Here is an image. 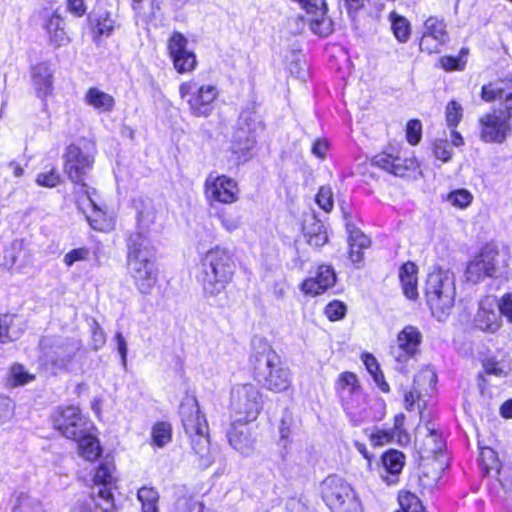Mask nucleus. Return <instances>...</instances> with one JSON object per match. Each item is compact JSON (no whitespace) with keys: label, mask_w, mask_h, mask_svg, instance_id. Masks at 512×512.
<instances>
[{"label":"nucleus","mask_w":512,"mask_h":512,"mask_svg":"<svg viewBox=\"0 0 512 512\" xmlns=\"http://www.w3.org/2000/svg\"><path fill=\"white\" fill-rule=\"evenodd\" d=\"M90 250L87 247H79L70 250L63 257V263L68 267H72L75 263L88 260Z\"/></svg>","instance_id":"obj_48"},{"label":"nucleus","mask_w":512,"mask_h":512,"mask_svg":"<svg viewBox=\"0 0 512 512\" xmlns=\"http://www.w3.org/2000/svg\"><path fill=\"white\" fill-rule=\"evenodd\" d=\"M481 97L486 102L499 101L500 107L480 118V138L487 143H503L512 129V80L484 85Z\"/></svg>","instance_id":"obj_1"},{"label":"nucleus","mask_w":512,"mask_h":512,"mask_svg":"<svg viewBox=\"0 0 512 512\" xmlns=\"http://www.w3.org/2000/svg\"><path fill=\"white\" fill-rule=\"evenodd\" d=\"M447 200L452 206L465 209L472 203L473 195L466 189H458L450 192Z\"/></svg>","instance_id":"obj_45"},{"label":"nucleus","mask_w":512,"mask_h":512,"mask_svg":"<svg viewBox=\"0 0 512 512\" xmlns=\"http://www.w3.org/2000/svg\"><path fill=\"white\" fill-rule=\"evenodd\" d=\"M320 493L331 512H363L358 495L342 477L327 476L320 484Z\"/></svg>","instance_id":"obj_7"},{"label":"nucleus","mask_w":512,"mask_h":512,"mask_svg":"<svg viewBox=\"0 0 512 512\" xmlns=\"http://www.w3.org/2000/svg\"><path fill=\"white\" fill-rule=\"evenodd\" d=\"M288 69L291 75L304 80L307 76L308 66L304 55L300 51H292L288 57Z\"/></svg>","instance_id":"obj_40"},{"label":"nucleus","mask_w":512,"mask_h":512,"mask_svg":"<svg viewBox=\"0 0 512 512\" xmlns=\"http://www.w3.org/2000/svg\"><path fill=\"white\" fill-rule=\"evenodd\" d=\"M127 270L140 293L152 291L158 277L156 251L142 233H132L127 239Z\"/></svg>","instance_id":"obj_3"},{"label":"nucleus","mask_w":512,"mask_h":512,"mask_svg":"<svg viewBox=\"0 0 512 512\" xmlns=\"http://www.w3.org/2000/svg\"><path fill=\"white\" fill-rule=\"evenodd\" d=\"M43 359L54 371L66 370L80 348L75 339L43 337L40 341Z\"/></svg>","instance_id":"obj_11"},{"label":"nucleus","mask_w":512,"mask_h":512,"mask_svg":"<svg viewBox=\"0 0 512 512\" xmlns=\"http://www.w3.org/2000/svg\"><path fill=\"white\" fill-rule=\"evenodd\" d=\"M52 420L54 428L72 440L93 429L92 422L83 416L77 407L73 406L57 409Z\"/></svg>","instance_id":"obj_12"},{"label":"nucleus","mask_w":512,"mask_h":512,"mask_svg":"<svg viewBox=\"0 0 512 512\" xmlns=\"http://www.w3.org/2000/svg\"><path fill=\"white\" fill-rule=\"evenodd\" d=\"M34 379V374L28 372L21 364H14L9 370L8 384L11 387L26 385Z\"/></svg>","instance_id":"obj_39"},{"label":"nucleus","mask_w":512,"mask_h":512,"mask_svg":"<svg viewBox=\"0 0 512 512\" xmlns=\"http://www.w3.org/2000/svg\"><path fill=\"white\" fill-rule=\"evenodd\" d=\"M115 342L117 346V351L121 357V362L123 367L127 366V352H128V346L125 337L122 335L121 332H117L115 334Z\"/></svg>","instance_id":"obj_61"},{"label":"nucleus","mask_w":512,"mask_h":512,"mask_svg":"<svg viewBox=\"0 0 512 512\" xmlns=\"http://www.w3.org/2000/svg\"><path fill=\"white\" fill-rule=\"evenodd\" d=\"M189 438L191 439L192 449L199 456V465L205 468L209 467L213 462V458L210 453L208 431L195 436H189Z\"/></svg>","instance_id":"obj_31"},{"label":"nucleus","mask_w":512,"mask_h":512,"mask_svg":"<svg viewBox=\"0 0 512 512\" xmlns=\"http://www.w3.org/2000/svg\"><path fill=\"white\" fill-rule=\"evenodd\" d=\"M143 512H158L159 493L153 487L144 486L137 492Z\"/></svg>","instance_id":"obj_35"},{"label":"nucleus","mask_w":512,"mask_h":512,"mask_svg":"<svg viewBox=\"0 0 512 512\" xmlns=\"http://www.w3.org/2000/svg\"><path fill=\"white\" fill-rule=\"evenodd\" d=\"M63 159V172L71 182L78 186L77 191L82 193L86 188H90L85 183V180L94 166V150L92 148H81L76 144H70L65 149Z\"/></svg>","instance_id":"obj_10"},{"label":"nucleus","mask_w":512,"mask_h":512,"mask_svg":"<svg viewBox=\"0 0 512 512\" xmlns=\"http://www.w3.org/2000/svg\"><path fill=\"white\" fill-rule=\"evenodd\" d=\"M425 298L433 316L439 321L444 320L455 303V274L441 266L433 267L427 275Z\"/></svg>","instance_id":"obj_4"},{"label":"nucleus","mask_w":512,"mask_h":512,"mask_svg":"<svg viewBox=\"0 0 512 512\" xmlns=\"http://www.w3.org/2000/svg\"><path fill=\"white\" fill-rule=\"evenodd\" d=\"M229 407L235 422L255 421L263 409L262 393L254 384H236L230 392Z\"/></svg>","instance_id":"obj_8"},{"label":"nucleus","mask_w":512,"mask_h":512,"mask_svg":"<svg viewBox=\"0 0 512 512\" xmlns=\"http://www.w3.org/2000/svg\"><path fill=\"white\" fill-rule=\"evenodd\" d=\"M310 226H305V237L310 246L319 248L328 241V235L325 226L319 220L313 218Z\"/></svg>","instance_id":"obj_33"},{"label":"nucleus","mask_w":512,"mask_h":512,"mask_svg":"<svg viewBox=\"0 0 512 512\" xmlns=\"http://www.w3.org/2000/svg\"><path fill=\"white\" fill-rule=\"evenodd\" d=\"M389 20L391 22V29L395 38L399 42H406L411 33L409 21L405 17L398 15L396 12L390 13Z\"/></svg>","instance_id":"obj_36"},{"label":"nucleus","mask_w":512,"mask_h":512,"mask_svg":"<svg viewBox=\"0 0 512 512\" xmlns=\"http://www.w3.org/2000/svg\"><path fill=\"white\" fill-rule=\"evenodd\" d=\"M17 317L14 315H0V343H7L16 340L20 331L14 329Z\"/></svg>","instance_id":"obj_37"},{"label":"nucleus","mask_w":512,"mask_h":512,"mask_svg":"<svg viewBox=\"0 0 512 512\" xmlns=\"http://www.w3.org/2000/svg\"><path fill=\"white\" fill-rule=\"evenodd\" d=\"M336 274L329 265L318 266L315 276L309 277L301 284V291L306 295L317 296L334 286Z\"/></svg>","instance_id":"obj_22"},{"label":"nucleus","mask_w":512,"mask_h":512,"mask_svg":"<svg viewBox=\"0 0 512 512\" xmlns=\"http://www.w3.org/2000/svg\"><path fill=\"white\" fill-rule=\"evenodd\" d=\"M448 40L449 36L444 20L436 16L428 17L423 24L422 36L419 43L421 51L429 54L437 53L440 51L441 46L446 44Z\"/></svg>","instance_id":"obj_16"},{"label":"nucleus","mask_w":512,"mask_h":512,"mask_svg":"<svg viewBox=\"0 0 512 512\" xmlns=\"http://www.w3.org/2000/svg\"><path fill=\"white\" fill-rule=\"evenodd\" d=\"M465 274L467 280L472 283H477L485 277H490L488 270L478 256L468 263Z\"/></svg>","instance_id":"obj_41"},{"label":"nucleus","mask_w":512,"mask_h":512,"mask_svg":"<svg viewBox=\"0 0 512 512\" xmlns=\"http://www.w3.org/2000/svg\"><path fill=\"white\" fill-rule=\"evenodd\" d=\"M396 342L392 355L396 361L406 362L418 352L422 343V333L417 327L407 325L398 333Z\"/></svg>","instance_id":"obj_18"},{"label":"nucleus","mask_w":512,"mask_h":512,"mask_svg":"<svg viewBox=\"0 0 512 512\" xmlns=\"http://www.w3.org/2000/svg\"><path fill=\"white\" fill-rule=\"evenodd\" d=\"M421 133H422V126H421L420 121L410 120L407 123L406 138L410 144H412V145L418 144L421 139Z\"/></svg>","instance_id":"obj_56"},{"label":"nucleus","mask_w":512,"mask_h":512,"mask_svg":"<svg viewBox=\"0 0 512 512\" xmlns=\"http://www.w3.org/2000/svg\"><path fill=\"white\" fill-rule=\"evenodd\" d=\"M36 183L43 187L53 188L60 183V175L52 168L49 172L38 174Z\"/></svg>","instance_id":"obj_53"},{"label":"nucleus","mask_w":512,"mask_h":512,"mask_svg":"<svg viewBox=\"0 0 512 512\" xmlns=\"http://www.w3.org/2000/svg\"><path fill=\"white\" fill-rule=\"evenodd\" d=\"M183 428L188 436H195L208 431V423L201 414L197 401L188 400L180 406Z\"/></svg>","instance_id":"obj_21"},{"label":"nucleus","mask_w":512,"mask_h":512,"mask_svg":"<svg viewBox=\"0 0 512 512\" xmlns=\"http://www.w3.org/2000/svg\"><path fill=\"white\" fill-rule=\"evenodd\" d=\"M316 202L321 209L326 212H330L334 206V199L331 188L327 186L320 187L316 195Z\"/></svg>","instance_id":"obj_50"},{"label":"nucleus","mask_w":512,"mask_h":512,"mask_svg":"<svg viewBox=\"0 0 512 512\" xmlns=\"http://www.w3.org/2000/svg\"><path fill=\"white\" fill-rule=\"evenodd\" d=\"M398 501L400 509L396 512H425L419 498L410 492L400 493Z\"/></svg>","instance_id":"obj_42"},{"label":"nucleus","mask_w":512,"mask_h":512,"mask_svg":"<svg viewBox=\"0 0 512 512\" xmlns=\"http://www.w3.org/2000/svg\"><path fill=\"white\" fill-rule=\"evenodd\" d=\"M92 341L95 350L101 348L106 342V335L104 333V330L100 327V325L97 322H94V327L92 331Z\"/></svg>","instance_id":"obj_64"},{"label":"nucleus","mask_w":512,"mask_h":512,"mask_svg":"<svg viewBox=\"0 0 512 512\" xmlns=\"http://www.w3.org/2000/svg\"><path fill=\"white\" fill-rule=\"evenodd\" d=\"M434 155L442 162H448L451 158V149L446 141H436L434 143Z\"/></svg>","instance_id":"obj_60"},{"label":"nucleus","mask_w":512,"mask_h":512,"mask_svg":"<svg viewBox=\"0 0 512 512\" xmlns=\"http://www.w3.org/2000/svg\"><path fill=\"white\" fill-rule=\"evenodd\" d=\"M247 423L234 422L227 432L228 442L231 447L243 456H250L255 447V441L251 437Z\"/></svg>","instance_id":"obj_23"},{"label":"nucleus","mask_w":512,"mask_h":512,"mask_svg":"<svg viewBox=\"0 0 512 512\" xmlns=\"http://www.w3.org/2000/svg\"><path fill=\"white\" fill-rule=\"evenodd\" d=\"M137 231L148 237V229L154 223L156 212L151 202H139L137 205Z\"/></svg>","instance_id":"obj_32"},{"label":"nucleus","mask_w":512,"mask_h":512,"mask_svg":"<svg viewBox=\"0 0 512 512\" xmlns=\"http://www.w3.org/2000/svg\"><path fill=\"white\" fill-rule=\"evenodd\" d=\"M336 389L342 406L354 426L363 423L367 417L366 396L362 391L357 376L352 372L340 374Z\"/></svg>","instance_id":"obj_9"},{"label":"nucleus","mask_w":512,"mask_h":512,"mask_svg":"<svg viewBox=\"0 0 512 512\" xmlns=\"http://www.w3.org/2000/svg\"><path fill=\"white\" fill-rule=\"evenodd\" d=\"M418 268L413 262L404 263L399 269V280L404 295L411 300L417 299L419 293L417 288Z\"/></svg>","instance_id":"obj_27"},{"label":"nucleus","mask_w":512,"mask_h":512,"mask_svg":"<svg viewBox=\"0 0 512 512\" xmlns=\"http://www.w3.org/2000/svg\"><path fill=\"white\" fill-rule=\"evenodd\" d=\"M217 217L220 220L222 228L229 233L239 229L242 225V216L237 212L221 210Z\"/></svg>","instance_id":"obj_43"},{"label":"nucleus","mask_w":512,"mask_h":512,"mask_svg":"<svg viewBox=\"0 0 512 512\" xmlns=\"http://www.w3.org/2000/svg\"><path fill=\"white\" fill-rule=\"evenodd\" d=\"M497 310L500 317L504 316L508 322H512V293H506L497 300Z\"/></svg>","instance_id":"obj_57"},{"label":"nucleus","mask_w":512,"mask_h":512,"mask_svg":"<svg viewBox=\"0 0 512 512\" xmlns=\"http://www.w3.org/2000/svg\"><path fill=\"white\" fill-rule=\"evenodd\" d=\"M405 456L398 450H390L382 456L383 470L380 476L388 485L397 483L404 466Z\"/></svg>","instance_id":"obj_25"},{"label":"nucleus","mask_w":512,"mask_h":512,"mask_svg":"<svg viewBox=\"0 0 512 512\" xmlns=\"http://www.w3.org/2000/svg\"><path fill=\"white\" fill-rule=\"evenodd\" d=\"M96 32L102 36H109L114 30V21L107 13L99 15L96 20Z\"/></svg>","instance_id":"obj_55"},{"label":"nucleus","mask_w":512,"mask_h":512,"mask_svg":"<svg viewBox=\"0 0 512 512\" xmlns=\"http://www.w3.org/2000/svg\"><path fill=\"white\" fill-rule=\"evenodd\" d=\"M152 443L162 448L172 439V427L168 422H157L151 431Z\"/></svg>","instance_id":"obj_38"},{"label":"nucleus","mask_w":512,"mask_h":512,"mask_svg":"<svg viewBox=\"0 0 512 512\" xmlns=\"http://www.w3.org/2000/svg\"><path fill=\"white\" fill-rule=\"evenodd\" d=\"M84 101L87 105L93 107L99 112H110L113 110L115 100L112 95L92 87L87 90L84 96Z\"/></svg>","instance_id":"obj_29"},{"label":"nucleus","mask_w":512,"mask_h":512,"mask_svg":"<svg viewBox=\"0 0 512 512\" xmlns=\"http://www.w3.org/2000/svg\"><path fill=\"white\" fill-rule=\"evenodd\" d=\"M474 323L482 331L496 332L501 326V317L497 310V299L488 296L480 301Z\"/></svg>","instance_id":"obj_19"},{"label":"nucleus","mask_w":512,"mask_h":512,"mask_svg":"<svg viewBox=\"0 0 512 512\" xmlns=\"http://www.w3.org/2000/svg\"><path fill=\"white\" fill-rule=\"evenodd\" d=\"M259 122L254 110L246 109L240 113L238 127H244L246 131L255 134Z\"/></svg>","instance_id":"obj_47"},{"label":"nucleus","mask_w":512,"mask_h":512,"mask_svg":"<svg viewBox=\"0 0 512 512\" xmlns=\"http://www.w3.org/2000/svg\"><path fill=\"white\" fill-rule=\"evenodd\" d=\"M436 375L428 370L420 372L414 379L413 389L405 393L404 403L407 410L411 411L414 408L415 403L420 399V392L418 388L421 386L423 381L434 382Z\"/></svg>","instance_id":"obj_34"},{"label":"nucleus","mask_w":512,"mask_h":512,"mask_svg":"<svg viewBox=\"0 0 512 512\" xmlns=\"http://www.w3.org/2000/svg\"><path fill=\"white\" fill-rule=\"evenodd\" d=\"M53 70L48 63H39L32 69L33 85L37 96L44 99L53 91Z\"/></svg>","instance_id":"obj_26"},{"label":"nucleus","mask_w":512,"mask_h":512,"mask_svg":"<svg viewBox=\"0 0 512 512\" xmlns=\"http://www.w3.org/2000/svg\"><path fill=\"white\" fill-rule=\"evenodd\" d=\"M76 202L78 209L84 214L87 222L96 231H109L112 229V222L106 213L99 207L94 199L96 193L94 188H86L84 192L76 191Z\"/></svg>","instance_id":"obj_13"},{"label":"nucleus","mask_w":512,"mask_h":512,"mask_svg":"<svg viewBox=\"0 0 512 512\" xmlns=\"http://www.w3.org/2000/svg\"><path fill=\"white\" fill-rule=\"evenodd\" d=\"M236 269V257L228 248L215 246L206 251L200 257L197 274L205 297H215L224 292Z\"/></svg>","instance_id":"obj_2"},{"label":"nucleus","mask_w":512,"mask_h":512,"mask_svg":"<svg viewBox=\"0 0 512 512\" xmlns=\"http://www.w3.org/2000/svg\"><path fill=\"white\" fill-rule=\"evenodd\" d=\"M114 464L109 460H104L98 466L95 476L94 483L99 485L97 495L94 497V502L99 506L103 512H108L114 506V499L111 489L108 487L114 481Z\"/></svg>","instance_id":"obj_17"},{"label":"nucleus","mask_w":512,"mask_h":512,"mask_svg":"<svg viewBox=\"0 0 512 512\" xmlns=\"http://www.w3.org/2000/svg\"><path fill=\"white\" fill-rule=\"evenodd\" d=\"M188 40L180 32H174L168 40V52L175 70L184 74L193 71L197 65L194 52L187 49Z\"/></svg>","instance_id":"obj_15"},{"label":"nucleus","mask_w":512,"mask_h":512,"mask_svg":"<svg viewBox=\"0 0 512 512\" xmlns=\"http://www.w3.org/2000/svg\"><path fill=\"white\" fill-rule=\"evenodd\" d=\"M239 194L238 183L228 176L210 174L205 181V196L209 201L232 204Z\"/></svg>","instance_id":"obj_14"},{"label":"nucleus","mask_w":512,"mask_h":512,"mask_svg":"<svg viewBox=\"0 0 512 512\" xmlns=\"http://www.w3.org/2000/svg\"><path fill=\"white\" fill-rule=\"evenodd\" d=\"M478 258L482 263H484L490 277L501 272V270L506 266L505 255L500 253V251L493 245H486L478 255Z\"/></svg>","instance_id":"obj_28"},{"label":"nucleus","mask_w":512,"mask_h":512,"mask_svg":"<svg viewBox=\"0 0 512 512\" xmlns=\"http://www.w3.org/2000/svg\"><path fill=\"white\" fill-rule=\"evenodd\" d=\"M363 363L366 366L368 372L373 375L375 382H378V375L381 373L376 358L371 354H364Z\"/></svg>","instance_id":"obj_62"},{"label":"nucleus","mask_w":512,"mask_h":512,"mask_svg":"<svg viewBox=\"0 0 512 512\" xmlns=\"http://www.w3.org/2000/svg\"><path fill=\"white\" fill-rule=\"evenodd\" d=\"M13 414L11 401L9 398H0V425L6 423Z\"/></svg>","instance_id":"obj_63"},{"label":"nucleus","mask_w":512,"mask_h":512,"mask_svg":"<svg viewBox=\"0 0 512 512\" xmlns=\"http://www.w3.org/2000/svg\"><path fill=\"white\" fill-rule=\"evenodd\" d=\"M12 512H46L39 501L30 500L25 497L17 507H14Z\"/></svg>","instance_id":"obj_59"},{"label":"nucleus","mask_w":512,"mask_h":512,"mask_svg":"<svg viewBox=\"0 0 512 512\" xmlns=\"http://www.w3.org/2000/svg\"><path fill=\"white\" fill-rule=\"evenodd\" d=\"M78 443V451L80 456L88 461H93L101 454V448L98 439L91 431L84 433L83 436L73 439Z\"/></svg>","instance_id":"obj_30"},{"label":"nucleus","mask_w":512,"mask_h":512,"mask_svg":"<svg viewBox=\"0 0 512 512\" xmlns=\"http://www.w3.org/2000/svg\"><path fill=\"white\" fill-rule=\"evenodd\" d=\"M468 51L466 49H461L460 54L458 56H443L440 59V64L443 69L447 71L453 70H463L466 65V56Z\"/></svg>","instance_id":"obj_44"},{"label":"nucleus","mask_w":512,"mask_h":512,"mask_svg":"<svg viewBox=\"0 0 512 512\" xmlns=\"http://www.w3.org/2000/svg\"><path fill=\"white\" fill-rule=\"evenodd\" d=\"M261 348L256 358L258 364L255 366V379L269 391H287L292 384L290 370L280 363L279 357L267 343H263Z\"/></svg>","instance_id":"obj_5"},{"label":"nucleus","mask_w":512,"mask_h":512,"mask_svg":"<svg viewBox=\"0 0 512 512\" xmlns=\"http://www.w3.org/2000/svg\"><path fill=\"white\" fill-rule=\"evenodd\" d=\"M463 116V109L456 101H450L446 107V121L449 127H456Z\"/></svg>","instance_id":"obj_49"},{"label":"nucleus","mask_w":512,"mask_h":512,"mask_svg":"<svg viewBox=\"0 0 512 512\" xmlns=\"http://www.w3.org/2000/svg\"><path fill=\"white\" fill-rule=\"evenodd\" d=\"M179 95L186 101L191 115L207 118L215 110L220 90L216 84L195 77L179 86Z\"/></svg>","instance_id":"obj_6"},{"label":"nucleus","mask_w":512,"mask_h":512,"mask_svg":"<svg viewBox=\"0 0 512 512\" xmlns=\"http://www.w3.org/2000/svg\"><path fill=\"white\" fill-rule=\"evenodd\" d=\"M346 312V306L340 301L330 302L325 307V315L331 321H337L344 317Z\"/></svg>","instance_id":"obj_54"},{"label":"nucleus","mask_w":512,"mask_h":512,"mask_svg":"<svg viewBox=\"0 0 512 512\" xmlns=\"http://www.w3.org/2000/svg\"><path fill=\"white\" fill-rule=\"evenodd\" d=\"M373 164L395 176L403 177L408 170L414 169V161L411 159H403L388 153L376 155Z\"/></svg>","instance_id":"obj_24"},{"label":"nucleus","mask_w":512,"mask_h":512,"mask_svg":"<svg viewBox=\"0 0 512 512\" xmlns=\"http://www.w3.org/2000/svg\"><path fill=\"white\" fill-rule=\"evenodd\" d=\"M348 244L349 247L368 248L370 245L369 238L358 228H348Z\"/></svg>","instance_id":"obj_52"},{"label":"nucleus","mask_w":512,"mask_h":512,"mask_svg":"<svg viewBox=\"0 0 512 512\" xmlns=\"http://www.w3.org/2000/svg\"><path fill=\"white\" fill-rule=\"evenodd\" d=\"M483 368L487 374L497 377L506 376L509 370L504 360H496L494 357L486 358L483 361Z\"/></svg>","instance_id":"obj_46"},{"label":"nucleus","mask_w":512,"mask_h":512,"mask_svg":"<svg viewBox=\"0 0 512 512\" xmlns=\"http://www.w3.org/2000/svg\"><path fill=\"white\" fill-rule=\"evenodd\" d=\"M480 462L485 473L498 468V458L496 452L491 448H483L480 453Z\"/></svg>","instance_id":"obj_51"},{"label":"nucleus","mask_w":512,"mask_h":512,"mask_svg":"<svg viewBox=\"0 0 512 512\" xmlns=\"http://www.w3.org/2000/svg\"><path fill=\"white\" fill-rule=\"evenodd\" d=\"M256 143L255 134L249 133L244 127H237L231 141V164L238 166L251 158V151Z\"/></svg>","instance_id":"obj_20"},{"label":"nucleus","mask_w":512,"mask_h":512,"mask_svg":"<svg viewBox=\"0 0 512 512\" xmlns=\"http://www.w3.org/2000/svg\"><path fill=\"white\" fill-rule=\"evenodd\" d=\"M427 430V440L433 444V446L429 449L430 453L436 454L440 452L443 448V441L441 435L435 430V428L426 426Z\"/></svg>","instance_id":"obj_58"}]
</instances>
